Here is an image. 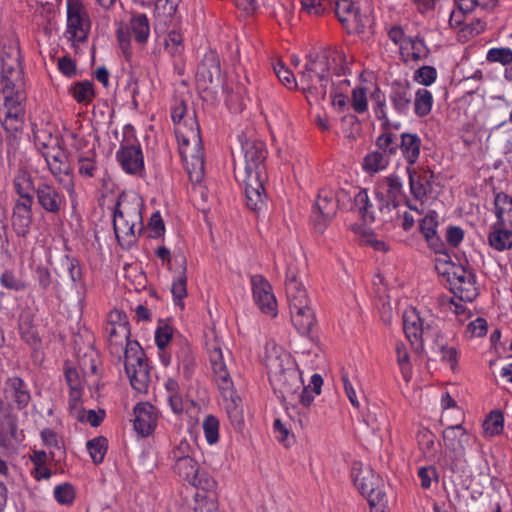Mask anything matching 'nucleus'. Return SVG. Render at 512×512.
<instances>
[{"mask_svg":"<svg viewBox=\"0 0 512 512\" xmlns=\"http://www.w3.org/2000/svg\"><path fill=\"white\" fill-rule=\"evenodd\" d=\"M103 330L109 353L119 362H124L132 388L140 394L148 393L152 380L151 366L138 341L130 340L127 315L116 309L110 311Z\"/></svg>","mask_w":512,"mask_h":512,"instance_id":"obj_1","label":"nucleus"},{"mask_svg":"<svg viewBox=\"0 0 512 512\" xmlns=\"http://www.w3.org/2000/svg\"><path fill=\"white\" fill-rule=\"evenodd\" d=\"M266 367L270 384L276 396L285 405L291 419L298 415L301 427L308 422L306 410L314 400L309 387L303 386L300 372L288 355L268 356Z\"/></svg>","mask_w":512,"mask_h":512,"instance_id":"obj_2","label":"nucleus"},{"mask_svg":"<svg viewBox=\"0 0 512 512\" xmlns=\"http://www.w3.org/2000/svg\"><path fill=\"white\" fill-rule=\"evenodd\" d=\"M244 154V171L242 182L246 205L252 211H260L265 206V160L267 151L265 144L257 140H246L242 144Z\"/></svg>","mask_w":512,"mask_h":512,"instance_id":"obj_3","label":"nucleus"},{"mask_svg":"<svg viewBox=\"0 0 512 512\" xmlns=\"http://www.w3.org/2000/svg\"><path fill=\"white\" fill-rule=\"evenodd\" d=\"M206 350L213 371L214 380L225 402V409L232 426L241 429L244 423L240 398L236 395L233 381L224 360L220 343L214 339L206 342Z\"/></svg>","mask_w":512,"mask_h":512,"instance_id":"obj_4","label":"nucleus"},{"mask_svg":"<svg viewBox=\"0 0 512 512\" xmlns=\"http://www.w3.org/2000/svg\"><path fill=\"white\" fill-rule=\"evenodd\" d=\"M179 153L189 178L194 183H200L204 177V151L199 124L195 118H189V124L184 123L175 128Z\"/></svg>","mask_w":512,"mask_h":512,"instance_id":"obj_5","label":"nucleus"},{"mask_svg":"<svg viewBox=\"0 0 512 512\" xmlns=\"http://www.w3.org/2000/svg\"><path fill=\"white\" fill-rule=\"evenodd\" d=\"M113 228L123 248L129 249L136 243L144 228L142 203L139 199L119 197L113 214Z\"/></svg>","mask_w":512,"mask_h":512,"instance_id":"obj_6","label":"nucleus"},{"mask_svg":"<svg viewBox=\"0 0 512 512\" xmlns=\"http://www.w3.org/2000/svg\"><path fill=\"white\" fill-rule=\"evenodd\" d=\"M0 90L3 95L25 92V79L17 42L4 45L1 50Z\"/></svg>","mask_w":512,"mask_h":512,"instance_id":"obj_7","label":"nucleus"},{"mask_svg":"<svg viewBox=\"0 0 512 512\" xmlns=\"http://www.w3.org/2000/svg\"><path fill=\"white\" fill-rule=\"evenodd\" d=\"M54 142L52 145L39 142L38 146L43 149L42 156L56 182L62 185L69 195L72 196L75 194L73 169L65 151L58 145L56 140Z\"/></svg>","mask_w":512,"mask_h":512,"instance_id":"obj_8","label":"nucleus"},{"mask_svg":"<svg viewBox=\"0 0 512 512\" xmlns=\"http://www.w3.org/2000/svg\"><path fill=\"white\" fill-rule=\"evenodd\" d=\"M329 67L326 56L309 59L300 74L299 84L303 91L315 99H323L329 84Z\"/></svg>","mask_w":512,"mask_h":512,"instance_id":"obj_9","label":"nucleus"},{"mask_svg":"<svg viewBox=\"0 0 512 512\" xmlns=\"http://www.w3.org/2000/svg\"><path fill=\"white\" fill-rule=\"evenodd\" d=\"M431 316L422 315L416 308L409 307L403 313V330L415 353L425 352L424 338L431 336L436 329Z\"/></svg>","mask_w":512,"mask_h":512,"instance_id":"obj_10","label":"nucleus"},{"mask_svg":"<svg viewBox=\"0 0 512 512\" xmlns=\"http://www.w3.org/2000/svg\"><path fill=\"white\" fill-rule=\"evenodd\" d=\"M116 160L129 175H141L144 171V156L138 143L134 127L127 124L123 127V139L116 152Z\"/></svg>","mask_w":512,"mask_h":512,"instance_id":"obj_11","label":"nucleus"},{"mask_svg":"<svg viewBox=\"0 0 512 512\" xmlns=\"http://www.w3.org/2000/svg\"><path fill=\"white\" fill-rule=\"evenodd\" d=\"M375 201L382 222L393 220V211L396 210L402 196V182L399 176L390 175L379 180L374 189Z\"/></svg>","mask_w":512,"mask_h":512,"instance_id":"obj_12","label":"nucleus"},{"mask_svg":"<svg viewBox=\"0 0 512 512\" xmlns=\"http://www.w3.org/2000/svg\"><path fill=\"white\" fill-rule=\"evenodd\" d=\"M453 294L460 301L472 302L479 295L476 275L471 268L463 265H451L445 271Z\"/></svg>","mask_w":512,"mask_h":512,"instance_id":"obj_13","label":"nucleus"},{"mask_svg":"<svg viewBox=\"0 0 512 512\" xmlns=\"http://www.w3.org/2000/svg\"><path fill=\"white\" fill-rule=\"evenodd\" d=\"M90 28L89 14L84 4L79 0H67L66 38L76 46L87 41Z\"/></svg>","mask_w":512,"mask_h":512,"instance_id":"obj_14","label":"nucleus"},{"mask_svg":"<svg viewBox=\"0 0 512 512\" xmlns=\"http://www.w3.org/2000/svg\"><path fill=\"white\" fill-rule=\"evenodd\" d=\"M150 35V24L148 17L143 13L134 14L127 26H121L117 30L119 47L126 58L131 52V38L139 45H145Z\"/></svg>","mask_w":512,"mask_h":512,"instance_id":"obj_15","label":"nucleus"},{"mask_svg":"<svg viewBox=\"0 0 512 512\" xmlns=\"http://www.w3.org/2000/svg\"><path fill=\"white\" fill-rule=\"evenodd\" d=\"M347 196L343 190L335 192L331 189H322L319 191L313 211L314 227L318 232L324 231L327 223L336 215L340 201Z\"/></svg>","mask_w":512,"mask_h":512,"instance_id":"obj_16","label":"nucleus"},{"mask_svg":"<svg viewBox=\"0 0 512 512\" xmlns=\"http://www.w3.org/2000/svg\"><path fill=\"white\" fill-rule=\"evenodd\" d=\"M171 468L180 478L198 489L210 492L216 488V481L207 473L200 471L195 456L171 464Z\"/></svg>","mask_w":512,"mask_h":512,"instance_id":"obj_17","label":"nucleus"},{"mask_svg":"<svg viewBox=\"0 0 512 512\" xmlns=\"http://www.w3.org/2000/svg\"><path fill=\"white\" fill-rule=\"evenodd\" d=\"M353 481L361 494L367 498L370 506L381 504L385 498L383 481L371 469L353 472Z\"/></svg>","mask_w":512,"mask_h":512,"instance_id":"obj_18","label":"nucleus"},{"mask_svg":"<svg viewBox=\"0 0 512 512\" xmlns=\"http://www.w3.org/2000/svg\"><path fill=\"white\" fill-rule=\"evenodd\" d=\"M11 94L12 95H3L6 112L2 126L7 134L14 136L22 131L24 126L25 109L23 102L26 99V93L17 92Z\"/></svg>","mask_w":512,"mask_h":512,"instance_id":"obj_19","label":"nucleus"},{"mask_svg":"<svg viewBox=\"0 0 512 512\" xmlns=\"http://www.w3.org/2000/svg\"><path fill=\"white\" fill-rule=\"evenodd\" d=\"M35 197L40 208L52 215H58L67 205L64 193L46 180L37 183Z\"/></svg>","mask_w":512,"mask_h":512,"instance_id":"obj_20","label":"nucleus"},{"mask_svg":"<svg viewBox=\"0 0 512 512\" xmlns=\"http://www.w3.org/2000/svg\"><path fill=\"white\" fill-rule=\"evenodd\" d=\"M251 285L256 305L264 314L275 317L278 313L277 301L270 283L262 275H253Z\"/></svg>","mask_w":512,"mask_h":512,"instance_id":"obj_21","label":"nucleus"},{"mask_svg":"<svg viewBox=\"0 0 512 512\" xmlns=\"http://www.w3.org/2000/svg\"><path fill=\"white\" fill-rule=\"evenodd\" d=\"M22 438L17 415L8 410L0 414V449L5 453L13 452Z\"/></svg>","mask_w":512,"mask_h":512,"instance_id":"obj_22","label":"nucleus"},{"mask_svg":"<svg viewBox=\"0 0 512 512\" xmlns=\"http://www.w3.org/2000/svg\"><path fill=\"white\" fill-rule=\"evenodd\" d=\"M285 291L289 310L310 305L307 291L302 282L298 280L296 269L291 265L286 270Z\"/></svg>","mask_w":512,"mask_h":512,"instance_id":"obj_23","label":"nucleus"},{"mask_svg":"<svg viewBox=\"0 0 512 512\" xmlns=\"http://www.w3.org/2000/svg\"><path fill=\"white\" fill-rule=\"evenodd\" d=\"M4 398L18 410L26 408L31 401L28 384L18 376L7 378L4 383Z\"/></svg>","mask_w":512,"mask_h":512,"instance_id":"obj_24","label":"nucleus"},{"mask_svg":"<svg viewBox=\"0 0 512 512\" xmlns=\"http://www.w3.org/2000/svg\"><path fill=\"white\" fill-rule=\"evenodd\" d=\"M390 104L399 116H407L413 102V92L408 81H393L388 95Z\"/></svg>","mask_w":512,"mask_h":512,"instance_id":"obj_25","label":"nucleus"},{"mask_svg":"<svg viewBox=\"0 0 512 512\" xmlns=\"http://www.w3.org/2000/svg\"><path fill=\"white\" fill-rule=\"evenodd\" d=\"M32 463L30 471L31 476L36 481L48 480L52 476V470L49 468V463L59 464L61 461L58 459V453L54 450H33L29 456Z\"/></svg>","mask_w":512,"mask_h":512,"instance_id":"obj_26","label":"nucleus"},{"mask_svg":"<svg viewBox=\"0 0 512 512\" xmlns=\"http://www.w3.org/2000/svg\"><path fill=\"white\" fill-rule=\"evenodd\" d=\"M196 77L198 83L205 88L209 84L220 80V60L216 51L210 50L205 53L201 63L198 65Z\"/></svg>","mask_w":512,"mask_h":512,"instance_id":"obj_27","label":"nucleus"},{"mask_svg":"<svg viewBox=\"0 0 512 512\" xmlns=\"http://www.w3.org/2000/svg\"><path fill=\"white\" fill-rule=\"evenodd\" d=\"M442 439L445 448L455 456L461 457L465 455L469 436L462 424L447 426L442 432Z\"/></svg>","mask_w":512,"mask_h":512,"instance_id":"obj_28","label":"nucleus"},{"mask_svg":"<svg viewBox=\"0 0 512 512\" xmlns=\"http://www.w3.org/2000/svg\"><path fill=\"white\" fill-rule=\"evenodd\" d=\"M134 428L141 436H149L157 424V413L150 403L141 402L134 407Z\"/></svg>","mask_w":512,"mask_h":512,"instance_id":"obj_29","label":"nucleus"},{"mask_svg":"<svg viewBox=\"0 0 512 512\" xmlns=\"http://www.w3.org/2000/svg\"><path fill=\"white\" fill-rule=\"evenodd\" d=\"M31 201H15L12 211V227L16 234L20 237H26L33 221Z\"/></svg>","mask_w":512,"mask_h":512,"instance_id":"obj_30","label":"nucleus"},{"mask_svg":"<svg viewBox=\"0 0 512 512\" xmlns=\"http://www.w3.org/2000/svg\"><path fill=\"white\" fill-rule=\"evenodd\" d=\"M422 139L417 133L404 132L400 135L398 150L405 160L406 167H414L421 155Z\"/></svg>","mask_w":512,"mask_h":512,"instance_id":"obj_31","label":"nucleus"},{"mask_svg":"<svg viewBox=\"0 0 512 512\" xmlns=\"http://www.w3.org/2000/svg\"><path fill=\"white\" fill-rule=\"evenodd\" d=\"M335 14L348 30H359L365 26L358 9L350 0H338L335 5Z\"/></svg>","mask_w":512,"mask_h":512,"instance_id":"obj_32","label":"nucleus"},{"mask_svg":"<svg viewBox=\"0 0 512 512\" xmlns=\"http://www.w3.org/2000/svg\"><path fill=\"white\" fill-rule=\"evenodd\" d=\"M431 336L433 337V345L431 346V355L428 359L434 361L440 360L449 364L453 369L458 361L456 348L449 347L444 336L437 330Z\"/></svg>","mask_w":512,"mask_h":512,"instance_id":"obj_33","label":"nucleus"},{"mask_svg":"<svg viewBox=\"0 0 512 512\" xmlns=\"http://www.w3.org/2000/svg\"><path fill=\"white\" fill-rule=\"evenodd\" d=\"M12 185L14 192L18 196L15 201L34 202L36 186L31 173L26 169H18L13 177Z\"/></svg>","mask_w":512,"mask_h":512,"instance_id":"obj_34","label":"nucleus"},{"mask_svg":"<svg viewBox=\"0 0 512 512\" xmlns=\"http://www.w3.org/2000/svg\"><path fill=\"white\" fill-rule=\"evenodd\" d=\"M406 172L409 178L411 194L415 199H423L430 189L433 174L428 170L419 171L415 166L406 167Z\"/></svg>","mask_w":512,"mask_h":512,"instance_id":"obj_35","label":"nucleus"},{"mask_svg":"<svg viewBox=\"0 0 512 512\" xmlns=\"http://www.w3.org/2000/svg\"><path fill=\"white\" fill-rule=\"evenodd\" d=\"M352 210H355L365 223H373L377 219L381 221L378 210V203H373L367 190H360L354 196Z\"/></svg>","mask_w":512,"mask_h":512,"instance_id":"obj_36","label":"nucleus"},{"mask_svg":"<svg viewBox=\"0 0 512 512\" xmlns=\"http://www.w3.org/2000/svg\"><path fill=\"white\" fill-rule=\"evenodd\" d=\"M487 241L491 248L498 252L512 249V226H503L493 223L487 235Z\"/></svg>","mask_w":512,"mask_h":512,"instance_id":"obj_37","label":"nucleus"},{"mask_svg":"<svg viewBox=\"0 0 512 512\" xmlns=\"http://www.w3.org/2000/svg\"><path fill=\"white\" fill-rule=\"evenodd\" d=\"M373 113L379 121H381L382 129H395L399 130L401 127L400 122H391L387 113V104L385 94L376 87L371 93Z\"/></svg>","mask_w":512,"mask_h":512,"instance_id":"obj_38","label":"nucleus"},{"mask_svg":"<svg viewBox=\"0 0 512 512\" xmlns=\"http://www.w3.org/2000/svg\"><path fill=\"white\" fill-rule=\"evenodd\" d=\"M438 215L435 211H430L420 222V231L424 235L428 245L436 252H442L444 245L437 235Z\"/></svg>","mask_w":512,"mask_h":512,"instance_id":"obj_39","label":"nucleus"},{"mask_svg":"<svg viewBox=\"0 0 512 512\" xmlns=\"http://www.w3.org/2000/svg\"><path fill=\"white\" fill-rule=\"evenodd\" d=\"M178 370L182 372L186 379H190L195 367L196 361L191 346L186 341H180L175 351Z\"/></svg>","mask_w":512,"mask_h":512,"instance_id":"obj_40","label":"nucleus"},{"mask_svg":"<svg viewBox=\"0 0 512 512\" xmlns=\"http://www.w3.org/2000/svg\"><path fill=\"white\" fill-rule=\"evenodd\" d=\"M494 223L512 226V197L505 192H497L494 196Z\"/></svg>","mask_w":512,"mask_h":512,"instance_id":"obj_41","label":"nucleus"},{"mask_svg":"<svg viewBox=\"0 0 512 512\" xmlns=\"http://www.w3.org/2000/svg\"><path fill=\"white\" fill-rule=\"evenodd\" d=\"M291 320L299 333L309 334L316 324V318L310 305L290 310Z\"/></svg>","mask_w":512,"mask_h":512,"instance_id":"obj_42","label":"nucleus"},{"mask_svg":"<svg viewBox=\"0 0 512 512\" xmlns=\"http://www.w3.org/2000/svg\"><path fill=\"white\" fill-rule=\"evenodd\" d=\"M167 402L174 414L180 415L184 412L185 403L178 381L168 378L164 382Z\"/></svg>","mask_w":512,"mask_h":512,"instance_id":"obj_43","label":"nucleus"},{"mask_svg":"<svg viewBox=\"0 0 512 512\" xmlns=\"http://www.w3.org/2000/svg\"><path fill=\"white\" fill-rule=\"evenodd\" d=\"M181 0H157L155 4L154 15L156 21L158 22L155 26V29H158V26L163 24L165 27L168 22L171 21L172 17L175 15L177 8L179 6Z\"/></svg>","mask_w":512,"mask_h":512,"instance_id":"obj_44","label":"nucleus"},{"mask_svg":"<svg viewBox=\"0 0 512 512\" xmlns=\"http://www.w3.org/2000/svg\"><path fill=\"white\" fill-rule=\"evenodd\" d=\"M433 95L426 88H420L413 93V110L416 116L425 117L430 114L433 106Z\"/></svg>","mask_w":512,"mask_h":512,"instance_id":"obj_45","label":"nucleus"},{"mask_svg":"<svg viewBox=\"0 0 512 512\" xmlns=\"http://www.w3.org/2000/svg\"><path fill=\"white\" fill-rule=\"evenodd\" d=\"M84 378L85 377L82 376L76 368H65V379L70 388V403L73 402V405H76L81 397L85 381Z\"/></svg>","mask_w":512,"mask_h":512,"instance_id":"obj_46","label":"nucleus"},{"mask_svg":"<svg viewBox=\"0 0 512 512\" xmlns=\"http://www.w3.org/2000/svg\"><path fill=\"white\" fill-rule=\"evenodd\" d=\"M77 165L79 175L84 178H93L99 171L97 155L93 150L81 153L78 156Z\"/></svg>","mask_w":512,"mask_h":512,"instance_id":"obj_47","label":"nucleus"},{"mask_svg":"<svg viewBox=\"0 0 512 512\" xmlns=\"http://www.w3.org/2000/svg\"><path fill=\"white\" fill-rule=\"evenodd\" d=\"M69 94L77 103L89 104L95 96L94 85L89 80L78 81L71 85Z\"/></svg>","mask_w":512,"mask_h":512,"instance_id":"obj_48","label":"nucleus"},{"mask_svg":"<svg viewBox=\"0 0 512 512\" xmlns=\"http://www.w3.org/2000/svg\"><path fill=\"white\" fill-rule=\"evenodd\" d=\"M390 158L380 151H372L368 153L363 162V168L368 173H377L386 169L389 165Z\"/></svg>","mask_w":512,"mask_h":512,"instance_id":"obj_49","label":"nucleus"},{"mask_svg":"<svg viewBox=\"0 0 512 512\" xmlns=\"http://www.w3.org/2000/svg\"><path fill=\"white\" fill-rule=\"evenodd\" d=\"M401 49L408 51V54L413 61L421 60L429 53L424 40L418 37H407V39H405L401 44Z\"/></svg>","mask_w":512,"mask_h":512,"instance_id":"obj_50","label":"nucleus"},{"mask_svg":"<svg viewBox=\"0 0 512 512\" xmlns=\"http://www.w3.org/2000/svg\"><path fill=\"white\" fill-rule=\"evenodd\" d=\"M196 448L186 439H181L169 452L168 459L171 464H175L187 458L195 456Z\"/></svg>","mask_w":512,"mask_h":512,"instance_id":"obj_51","label":"nucleus"},{"mask_svg":"<svg viewBox=\"0 0 512 512\" xmlns=\"http://www.w3.org/2000/svg\"><path fill=\"white\" fill-rule=\"evenodd\" d=\"M40 436L43 444L49 449V451H56L58 453V459L62 461L66 456V451L59 435L50 428H44L41 431Z\"/></svg>","mask_w":512,"mask_h":512,"instance_id":"obj_52","label":"nucleus"},{"mask_svg":"<svg viewBox=\"0 0 512 512\" xmlns=\"http://www.w3.org/2000/svg\"><path fill=\"white\" fill-rule=\"evenodd\" d=\"M100 359L96 351L90 349L78 360L79 368L84 377L96 376Z\"/></svg>","mask_w":512,"mask_h":512,"instance_id":"obj_53","label":"nucleus"},{"mask_svg":"<svg viewBox=\"0 0 512 512\" xmlns=\"http://www.w3.org/2000/svg\"><path fill=\"white\" fill-rule=\"evenodd\" d=\"M383 132L376 139V146L379 151L389 158L396 155L398 151V143L392 134L393 129H382Z\"/></svg>","mask_w":512,"mask_h":512,"instance_id":"obj_54","label":"nucleus"},{"mask_svg":"<svg viewBox=\"0 0 512 512\" xmlns=\"http://www.w3.org/2000/svg\"><path fill=\"white\" fill-rule=\"evenodd\" d=\"M396 359L399 365L403 379L408 382L412 378V365L410 356L406 346L402 342H398L395 347Z\"/></svg>","mask_w":512,"mask_h":512,"instance_id":"obj_55","label":"nucleus"},{"mask_svg":"<svg viewBox=\"0 0 512 512\" xmlns=\"http://www.w3.org/2000/svg\"><path fill=\"white\" fill-rule=\"evenodd\" d=\"M504 428V418L500 411H492L483 423L485 436L493 437L500 434Z\"/></svg>","mask_w":512,"mask_h":512,"instance_id":"obj_56","label":"nucleus"},{"mask_svg":"<svg viewBox=\"0 0 512 512\" xmlns=\"http://www.w3.org/2000/svg\"><path fill=\"white\" fill-rule=\"evenodd\" d=\"M350 102L352 109L356 113H365L368 110V89L362 85L354 87Z\"/></svg>","mask_w":512,"mask_h":512,"instance_id":"obj_57","label":"nucleus"},{"mask_svg":"<svg viewBox=\"0 0 512 512\" xmlns=\"http://www.w3.org/2000/svg\"><path fill=\"white\" fill-rule=\"evenodd\" d=\"M500 0H455V3L464 13H469L475 9L492 10L495 8Z\"/></svg>","mask_w":512,"mask_h":512,"instance_id":"obj_58","label":"nucleus"},{"mask_svg":"<svg viewBox=\"0 0 512 512\" xmlns=\"http://www.w3.org/2000/svg\"><path fill=\"white\" fill-rule=\"evenodd\" d=\"M87 449L95 464L103 462L107 452V439L104 437H96L87 442Z\"/></svg>","mask_w":512,"mask_h":512,"instance_id":"obj_59","label":"nucleus"},{"mask_svg":"<svg viewBox=\"0 0 512 512\" xmlns=\"http://www.w3.org/2000/svg\"><path fill=\"white\" fill-rule=\"evenodd\" d=\"M219 420L212 414L207 415L202 423L204 436L208 444H216L219 440Z\"/></svg>","mask_w":512,"mask_h":512,"instance_id":"obj_60","label":"nucleus"},{"mask_svg":"<svg viewBox=\"0 0 512 512\" xmlns=\"http://www.w3.org/2000/svg\"><path fill=\"white\" fill-rule=\"evenodd\" d=\"M53 495L59 504L69 506L75 500V489L72 484L65 482L54 488Z\"/></svg>","mask_w":512,"mask_h":512,"instance_id":"obj_61","label":"nucleus"},{"mask_svg":"<svg viewBox=\"0 0 512 512\" xmlns=\"http://www.w3.org/2000/svg\"><path fill=\"white\" fill-rule=\"evenodd\" d=\"M187 278L185 274H181L172 283L171 292L173 295L175 305L181 309L184 308L183 299L187 296Z\"/></svg>","mask_w":512,"mask_h":512,"instance_id":"obj_62","label":"nucleus"},{"mask_svg":"<svg viewBox=\"0 0 512 512\" xmlns=\"http://www.w3.org/2000/svg\"><path fill=\"white\" fill-rule=\"evenodd\" d=\"M435 434L429 429L423 428L417 433L419 448L425 455H431L435 451Z\"/></svg>","mask_w":512,"mask_h":512,"instance_id":"obj_63","label":"nucleus"},{"mask_svg":"<svg viewBox=\"0 0 512 512\" xmlns=\"http://www.w3.org/2000/svg\"><path fill=\"white\" fill-rule=\"evenodd\" d=\"M487 61L500 63L504 66L512 63V50L507 47L491 48L487 52Z\"/></svg>","mask_w":512,"mask_h":512,"instance_id":"obj_64","label":"nucleus"}]
</instances>
